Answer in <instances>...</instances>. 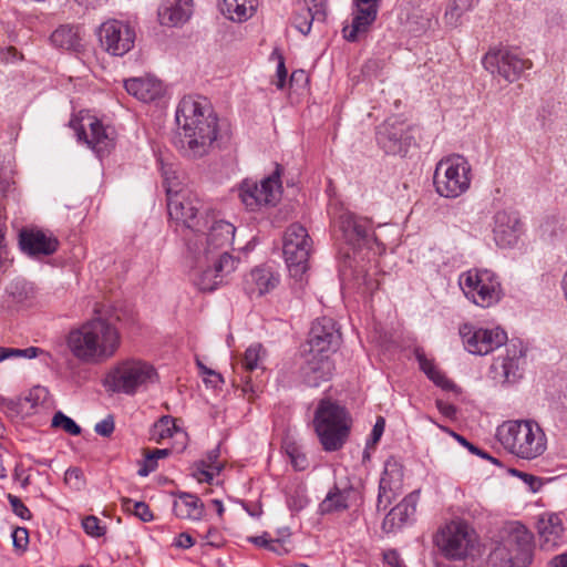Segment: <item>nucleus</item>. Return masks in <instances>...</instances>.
I'll list each match as a JSON object with an SVG mask.
<instances>
[{
    "label": "nucleus",
    "instance_id": "obj_57",
    "mask_svg": "<svg viewBox=\"0 0 567 567\" xmlns=\"http://www.w3.org/2000/svg\"><path fill=\"white\" fill-rule=\"evenodd\" d=\"M276 75H277L276 86L281 90L285 87L286 79H287V69L285 66V60L281 55L279 56V61L277 64V74Z\"/></svg>",
    "mask_w": 567,
    "mask_h": 567
},
{
    "label": "nucleus",
    "instance_id": "obj_38",
    "mask_svg": "<svg viewBox=\"0 0 567 567\" xmlns=\"http://www.w3.org/2000/svg\"><path fill=\"white\" fill-rule=\"evenodd\" d=\"M347 499L344 492L334 486L320 503V511L323 514L344 511L348 508Z\"/></svg>",
    "mask_w": 567,
    "mask_h": 567
},
{
    "label": "nucleus",
    "instance_id": "obj_54",
    "mask_svg": "<svg viewBox=\"0 0 567 567\" xmlns=\"http://www.w3.org/2000/svg\"><path fill=\"white\" fill-rule=\"evenodd\" d=\"M430 380L445 391L458 392L457 385L440 370Z\"/></svg>",
    "mask_w": 567,
    "mask_h": 567
},
{
    "label": "nucleus",
    "instance_id": "obj_46",
    "mask_svg": "<svg viewBox=\"0 0 567 567\" xmlns=\"http://www.w3.org/2000/svg\"><path fill=\"white\" fill-rule=\"evenodd\" d=\"M7 499L11 505L12 512L21 519L29 520L32 518L30 509L22 503V501L12 494L7 495Z\"/></svg>",
    "mask_w": 567,
    "mask_h": 567
},
{
    "label": "nucleus",
    "instance_id": "obj_49",
    "mask_svg": "<svg viewBox=\"0 0 567 567\" xmlns=\"http://www.w3.org/2000/svg\"><path fill=\"white\" fill-rule=\"evenodd\" d=\"M290 463L297 471H303L308 466V461L305 454L300 453L297 446H290L287 450Z\"/></svg>",
    "mask_w": 567,
    "mask_h": 567
},
{
    "label": "nucleus",
    "instance_id": "obj_7",
    "mask_svg": "<svg viewBox=\"0 0 567 567\" xmlns=\"http://www.w3.org/2000/svg\"><path fill=\"white\" fill-rule=\"evenodd\" d=\"M189 258L193 260V282L202 291H214L224 278L234 272L238 259L228 252H223L218 258L205 260L197 244L188 246Z\"/></svg>",
    "mask_w": 567,
    "mask_h": 567
},
{
    "label": "nucleus",
    "instance_id": "obj_44",
    "mask_svg": "<svg viewBox=\"0 0 567 567\" xmlns=\"http://www.w3.org/2000/svg\"><path fill=\"white\" fill-rule=\"evenodd\" d=\"M124 506L127 511L132 512L142 522H151L154 516L150 509V506L144 502H133L132 499H125Z\"/></svg>",
    "mask_w": 567,
    "mask_h": 567
},
{
    "label": "nucleus",
    "instance_id": "obj_35",
    "mask_svg": "<svg viewBox=\"0 0 567 567\" xmlns=\"http://www.w3.org/2000/svg\"><path fill=\"white\" fill-rule=\"evenodd\" d=\"M307 10L305 14L295 18V24L302 34H308L313 21H323L326 19L327 0H303Z\"/></svg>",
    "mask_w": 567,
    "mask_h": 567
},
{
    "label": "nucleus",
    "instance_id": "obj_6",
    "mask_svg": "<svg viewBox=\"0 0 567 567\" xmlns=\"http://www.w3.org/2000/svg\"><path fill=\"white\" fill-rule=\"evenodd\" d=\"M472 167L462 155H450L435 166L433 184L436 193L445 198H457L471 186Z\"/></svg>",
    "mask_w": 567,
    "mask_h": 567
},
{
    "label": "nucleus",
    "instance_id": "obj_41",
    "mask_svg": "<svg viewBox=\"0 0 567 567\" xmlns=\"http://www.w3.org/2000/svg\"><path fill=\"white\" fill-rule=\"evenodd\" d=\"M178 429L175 424V419H173L169 415L162 416L153 427V437L156 441L172 437L174 432H176Z\"/></svg>",
    "mask_w": 567,
    "mask_h": 567
},
{
    "label": "nucleus",
    "instance_id": "obj_20",
    "mask_svg": "<svg viewBox=\"0 0 567 567\" xmlns=\"http://www.w3.org/2000/svg\"><path fill=\"white\" fill-rule=\"evenodd\" d=\"M101 47L114 56H123L134 48L135 31L124 21L107 20L99 28Z\"/></svg>",
    "mask_w": 567,
    "mask_h": 567
},
{
    "label": "nucleus",
    "instance_id": "obj_62",
    "mask_svg": "<svg viewBox=\"0 0 567 567\" xmlns=\"http://www.w3.org/2000/svg\"><path fill=\"white\" fill-rule=\"evenodd\" d=\"M248 542L252 543L254 545L258 547L268 548L270 550H275V548L271 546V542L266 538V534L261 536H250L248 537Z\"/></svg>",
    "mask_w": 567,
    "mask_h": 567
},
{
    "label": "nucleus",
    "instance_id": "obj_28",
    "mask_svg": "<svg viewBox=\"0 0 567 567\" xmlns=\"http://www.w3.org/2000/svg\"><path fill=\"white\" fill-rule=\"evenodd\" d=\"M539 545L544 550H553L564 542V527L556 514L542 517L538 520Z\"/></svg>",
    "mask_w": 567,
    "mask_h": 567
},
{
    "label": "nucleus",
    "instance_id": "obj_30",
    "mask_svg": "<svg viewBox=\"0 0 567 567\" xmlns=\"http://www.w3.org/2000/svg\"><path fill=\"white\" fill-rule=\"evenodd\" d=\"M51 43L59 49L81 52L84 48L78 25L63 24L51 34Z\"/></svg>",
    "mask_w": 567,
    "mask_h": 567
},
{
    "label": "nucleus",
    "instance_id": "obj_18",
    "mask_svg": "<svg viewBox=\"0 0 567 567\" xmlns=\"http://www.w3.org/2000/svg\"><path fill=\"white\" fill-rule=\"evenodd\" d=\"M338 239L352 248L369 246L377 243L373 224L370 218L358 216L350 212L340 214L336 221Z\"/></svg>",
    "mask_w": 567,
    "mask_h": 567
},
{
    "label": "nucleus",
    "instance_id": "obj_34",
    "mask_svg": "<svg viewBox=\"0 0 567 567\" xmlns=\"http://www.w3.org/2000/svg\"><path fill=\"white\" fill-rule=\"evenodd\" d=\"M220 11L237 22L247 21L257 10L258 0H219Z\"/></svg>",
    "mask_w": 567,
    "mask_h": 567
},
{
    "label": "nucleus",
    "instance_id": "obj_9",
    "mask_svg": "<svg viewBox=\"0 0 567 567\" xmlns=\"http://www.w3.org/2000/svg\"><path fill=\"white\" fill-rule=\"evenodd\" d=\"M235 231L236 228L233 224L217 219L215 212L207 209L199 231L202 234H196L194 239H189L188 246L196 243L205 260L210 257L218 258L220 254L226 252L224 249L231 245Z\"/></svg>",
    "mask_w": 567,
    "mask_h": 567
},
{
    "label": "nucleus",
    "instance_id": "obj_43",
    "mask_svg": "<svg viewBox=\"0 0 567 567\" xmlns=\"http://www.w3.org/2000/svg\"><path fill=\"white\" fill-rule=\"evenodd\" d=\"M82 528L91 537H102L106 533V526L101 524V519L94 515H89L82 519Z\"/></svg>",
    "mask_w": 567,
    "mask_h": 567
},
{
    "label": "nucleus",
    "instance_id": "obj_23",
    "mask_svg": "<svg viewBox=\"0 0 567 567\" xmlns=\"http://www.w3.org/2000/svg\"><path fill=\"white\" fill-rule=\"evenodd\" d=\"M403 467L396 461H388L384 465L377 498L378 511H384L402 493Z\"/></svg>",
    "mask_w": 567,
    "mask_h": 567
},
{
    "label": "nucleus",
    "instance_id": "obj_51",
    "mask_svg": "<svg viewBox=\"0 0 567 567\" xmlns=\"http://www.w3.org/2000/svg\"><path fill=\"white\" fill-rule=\"evenodd\" d=\"M115 429L114 417L113 415H107L102 421L97 422L94 426L95 433L101 436L109 437L112 435Z\"/></svg>",
    "mask_w": 567,
    "mask_h": 567
},
{
    "label": "nucleus",
    "instance_id": "obj_5",
    "mask_svg": "<svg viewBox=\"0 0 567 567\" xmlns=\"http://www.w3.org/2000/svg\"><path fill=\"white\" fill-rule=\"evenodd\" d=\"M313 425L319 441L327 452L340 450L350 431L346 409L329 399H322L319 402Z\"/></svg>",
    "mask_w": 567,
    "mask_h": 567
},
{
    "label": "nucleus",
    "instance_id": "obj_32",
    "mask_svg": "<svg viewBox=\"0 0 567 567\" xmlns=\"http://www.w3.org/2000/svg\"><path fill=\"white\" fill-rule=\"evenodd\" d=\"M173 512L178 518L199 520L204 515V504L196 495L179 492Z\"/></svg>",
    "mask_w": 567,
    "mask_h": 567
},
{
    "label": "nucleus",
    "instance_id": "obj_26",
    "mask_svg": "<svg viewBox=\"0 0 567 567\" xmlns=\"http://www.w3.org/2000/svg\"><path fill=\"white\" fill-rule=\"evenodd\" d=\"M193 13V0H163L158 8L162 25L178 27L184 24Z\"/></svg>",
    "mask_w": 567,
    "mask_h": 567
},
{
    "label": "nucleus",
    "instance_id": "obj_10",
    "mask_svg": "<svg viewBox=\"0 0 567 567\" xmlns=\"http://www.w3.org/2000/svg\"><path fill=\"white\" fill-rule=\"evenodd\" d=\"M458 284L466 298L482 308L497 303L503 296L497 276L487 269H470L460 276Z\"/></svg>",
    "mask_w": 567,
    "mask_h": 567
},
{
    "label": "nucleus",
    "instance_id": "obj_59",
    "mask_svg": "<svg viewBox=\"0 0 567 567\" xmlns=\"http://www.w3.org/2000/svg\"><path fill=\"white\" fill-rule=\"evenodd\" d=\"M513 475L520 477L525 483H527L530 488L535 492L537 489L536 485H539L538 478L532 474L520 472L518 470H511Z\"/></svg>",
    "mask_w": 567,
    "mask_h": 567
},
{
    "label": "nucleus",
    "instance_id": "obj_11",
    "mask_svg": "<svg viewBox=\"0 0 567 567\" xmlns=\"http://www.w3.org/2000/svg\"><path fill=\"white\" fill-rule=\"evenodd\" d=\"M312 249V240L308 230L300 224H291L282 238V252L290 276L301 279L308 269V259Z\"/></svg>",
    "mask_w": 567,
    "mask_h": 567
},
{
    "label": "nucleus",
    "instance_id": "obj_21",
    "mask_svg": "<svg viewBox=\"0 0 567 567\" xmlns=\"http://www.w3.org/2000/svg\"><path fill=\"white\" fill-rule=\"evenodd\" d=\"M340 342L341 333L332 318L322 317L312 323L308 338V351L331 355L337 351Z\"/></svg>",
    "mask_w": 567,
    "mask_h": 567
},
{
    "label": "nucleus",
    "instance_id": "obj_15",
    "mask_svg": "<svg viewBox=\"0 0 567 567\" xmlns=\"http://www.w3.org/2000/svg\"><path fill=\"white\" fill-rule=\"evenodd\" d=\"M411 131L409 123L392 116L377 127L375 140L386 154L405 156L413 142Z\"/></svg>",
    "mask_w": 567,
    "mask_h": 567
},
{
    "label": "nucleus",
    "instance_id": "obj_56",
    "mask_svg": "<svg viewBox=\"0 0 567 567\" xmlns=\"http://www.w3.org/2000/svg\"><path fill=\"white\" fill-rule=\"evenodd\" d=\"M383 560L392 567H404L400 554L395 549H389L383 553Z\"/></svg>",
    "mask_w": 567,
    "mask_h": 567
},
{
    "label": "nucleus",
    "instance_id": "obj_47",
    "mask_svg": "<svg viewBox=\"0 0 567 567\" xmlns=\"http://www.w3.org/2000/svg\"><path fill=\"white\" fill-rule=\"evenodd\" d=\"M64 481L73 488L80 489L84 485L83 472L79 467H69L65 471Z\"/></svg>",
    "mask_w": 567,
    "mask_h": 567
},
{
    "label": "nucleus",
    "instance_id": "obj_36",
    "mask_svg": "<svg viewBox=\"0 0 567 567\" xmlns=\"http://www.w3.org/2000/svg\"><path fill=\"white\" fill-rule=\"evenodd\" d=\"M8 293L17 303L29 306L35 297V290L31 282L24 279H17L10 284Z\"/></svg>",
    "mask_w": 567,
    "mask_h": 567
},
{
    "label": "nucleus",
    "instance_id": "obj_12",
    "mask_svg": "<svg viewBox=\"0 0 567 567\" xmlns=\"http://www.w3.org/2000/svg\"><path fill=\"white\" fill-rule=\"evenodd\" d=\"M434 540L444 557L461 560L473 547L475 533L466 522L452 520L441 528Z\"/></svg>",
    "mask_w": 567,
    "mask_h": 567
},
{
    "label": "nucleus",
    "instance_id": "obj_64",
    "mask_svg": "<svg viewBox=\"0 0 567 567\" xmlns=\"http://www.w3.org/2000/svg\"><path fill=\"white\" fill-rule=\"evenodd\" d=\"M23 471H20L18 467L14 470V480L19 481L21 484V487L25 488L30 484V476L25 475L22 476Z\"/></svg>",
    "mask_w": 567,
    "mask_h": 567
},
{
    "label": "nucleus",
    "instance_id": "obj_37",
    "mask_svg": "<svg viewBox=\"0 0 567 567\" xmlns=\"http://www.w3.org/2000/svg\"><path fill=\"white\" fill-rule=\"evenodd\" d=\"M266 350L260 343H254L245 351L241 364L246 372L254 373L257 370H265L264 360Z\"/></svg>",
    "mask_w": 567,
    "mask_h": 567
},
{
    "label": "nucleus",
    "instance_id": "obj_33",
    "mask_svg": "<svg viewBox=\"0 0 567 567\" xmlns=\"http://www.w3.org/2000/svg\"><path fill=\"white\" fill-rule=\"evenodd\" d=\"M78 138L84 141L95 153L102 155L112 145V140L99 120L90 123V135L83 130L76 132Z\"/></svg>",
    "mask_w": 567,
    "mask_h": 567
},
{
    "label": "nucleus",
    "instance_id": "obj_50",
    "mask_svg": "<svg viewBox=\"0 0 567 567\" xmlns=\"http://www.w3.org/2000/svg\"><path fill=\"white\" fill-rule=\"evenodd\" d=\"M197 367L203 375H206L204 378V382L206 384H210L213 388H217L220 383L224 382L221 375L217 373L216 371L207 368L202 362L197 361Z\"/></svg>",
    "mask_w": 567,
    "mask_h": 567
},
{
    "label": "nucleus",
    "instance_id": "obj_2",
    "mask_svg": "<svg viewBox=\"0 0 567 567\" xmlns=\"http://www.w3.org/2000/svg\"><path fill=\"white\" fill-rule=\"evenodd\" d=\"M121 336L117 329L102 318H95L69 332L66 346L75 359L85 364L107 361L118 350Z\"/></svg>",
    "mask_w": 567,
    "mask_h": 567
},
{
    "label": "nucleus",
    "instance_id": "obj_39",
    "mask_svg": "<svg viewBox=\"0 0 567 567\" xmlns=\"http://www.w3.org/2000/svg\"><path fill=\"white\" fill-rule=\"evenodd\" d=\"M473 7V0H453L445 10L444 21L450 27H456L461 17Z\"/></svg>",
    "mask_w": 567,
    "mask_h": 567
},
{
    "label": "nucleus",
    "instance_id": "obj_52",
    "mask_svg": "<svg viewBox=\"0 0 567 567\" xmlns=\"http://www.w3.org/2000/svg\"><path fill=\"white\" fill-rule=\"evenodd\" d=\"M13 546L18 549H27L29 544V532L25 527H17L12 533Z\"/></svg>",
    "mask_w": 567,
    "mask_h": 567
},
{
    "label": "nucleus",
    "instance_id": "obj_4",
    "mask_svg": "<svg viewBox=\"0 0 567 567\" xmlns=\"http://www.w3.org/2000/svg\"><path fill=\"white\" fill-rule=\"evenodd\" d=\"M157 381L158 373L153 364L140 359H125L110 370L104 385L114 393L134 395Z\"/></svg>",
    "mask_w": 567,
    "mask_h": 567
},
{
    "label": "nucleus",
    "instance_id": "obj_14",
    "mask_svg": "<svg viewBox=\"0 0 567 567\" xmlns=\"http://www.w3.org/2000/svg\"><path fill=\"white\" fill-rule=\"evenodd\" d=\"M167 209L173 220L198 233L202 230V223L208 208L204 209L202 202L195 195L173 193L172 188H168Z\"/></svg>",
    "mask_w": 567,
    "mask_h": 567
},
{
    "label": "nucleus",
    "instance_id": "obj_22",
    "mask_svg": "<svg viewBox=\"0 0 567 567\" xmlns=\"http://www.w3.org/2000/svg\"><path fill=\"white\" fill-rule=\"evenodd\" d=\"M333 371L334 363L331 355L308 351L305 353L303 362L299 368V378L307 386L317 388L322 382L329 381Z\"/></svg>",
    "mask_w": 567,
    "mask_h": 567
},
{
    "label": "nucleus",
    "instance_id": "obj_29",
    "mask_svg": "<svg viewBox=\"0 0 567 567\" xmlns=\"http://www.w3.org/2000/svg\"><path fill=\"white\" fill-rule=\"evenodd\" d=\"M378 8L371 6L355 4L352 22L343 28V37L350 42H355L360 34L367 33L371 24L375 21Z\"/></svg>",
    "mask_w": 567,
    "mask_h": 567
},
{
    "label": "nucleus",
    "instance_id": "obj_63",
    "mask_svg": "<svg viewBox=\"0 0 567 567\" xmlns=\"http://www.w3.org/2000/svg\"><path fill=\"white\" fill-rule=\"evenodd\" d=\"M550 565L553 567H567V553L555 556L551 559Z\"/></svg>",
    "mask_w": 567,
    "mask_h": 567
},
{
    "label": "nucleus",
    "instance_id": "obj_3",
    "mask_svg": "<svg viewBox=\"0 0 567 567\" xmlns=\"http://www.w3.org/2000/svg\"><path fill=\"white\" fill-rule=\"evenodd\" d=\"M498 442L511 454L522 460H534L546 450V436L542 427L532 420H512L496 430Z\"/></svg>",
    "mask_w": 567,
    "mask_h": 567
},
{
    "label": "nucleus",
    "instance_id": "obj_24",
    "mask_svg": "<svg viewBox=\"0 0 567 567\" xmlns=\"http://www.w3.org/2000/svg\"><path fill=\"white\" fill-rule=\"evenodd\" d=\"M21 250L30 257L40 258L53 255L59 247V240L40 229H23L19 235Z\"/></svg>",
    "mask_w": 567,
    "mask_h": 567
},
{
    "label": "nucleus",
    "instance_id": "obj_19",
    "mask_svg": "<svg viewBox=\"0 0 567 567\" xmlns=\"http://www.w3.org/2000/svg\"><path fill=\"white\" fill-rule=\"evenodd\" d=\"M526 349L520 341H512L506 346L505 355L495 359L491 367L493 379L502 385L517 383L524 373Z\"/></svg>",
    "mask_w": 567,
    "mask_h": 567
},
{
    "label": "nucleus",
    "instance_id": "obj_61",
    "mask_svg": "<svg viewBox=\"0 0 567 567\" xmlns=\"http://www.w3.org/2000/svg\"><path fill=\"white\" fill-rule=\"evenodd\" d=\"M40 352H42V350L37 347H29L25 349H14V358L33 359V358L38 357V354Z\"/></svg>",
    "mask_w": 567,
    "mask_h": 567
},
{
    "label": "nucleus",
    "instance_id": "obj_16",
    "mask_svg": "<svg viewBox=\"0 0 567 567\" xmlns=\"http://www.w3.org/2000/svg\"><path fill=\"white\" fill-rule=\"evenodd\" d=\"M483 66L493 76H501L507 82L517 81L525 70L532 66L529 60L523 59L506 48L489 50L482 60Z\"/></svg>",
    "mask_w": 567,
    "mask_h": 567
},
{
    "label": "nucleus",
    "instance_id": "obj_58",
    "mask_svg": "<svg viewBox=\"0 0 567 567\" xmlns=\"http://www.w3.org/2000/svg\"><path fill=\"white\" fill-rule=\"evenodd\" d=\"M195 540L188 533H181L174 540L173 545L177 548L188 549L194 546Z\"/></svg>",
    "mask_w": 567,
    "mask_h": 567
},
{
    "label": "nucleus",
    "instance_id": "obj_27",
    "mask_svg": "<svg viewBox=\"0 0 567 567\" xmlns=\"http://www.w3.org/2000/svg\"><path fill=\"white\" fill-rule=\"evenodd\" d=\"M124 87L130 95L145 103L155 101L161 97L164 92L162 82L153 76L125 80Z\"/></svg>",
    "mask_w": 567,
    "mask_h": 567
},
{
    "label": "nucleus",
    "instance_id": "obj_40",
    "mask_svg": "<svg viewBox=\"0 0 567 567\" xmlns=\"http://www.w3.org/2000/svg\"><path fill=\"white\" fill-rule=\"evenodd\" d=\"M171 454V450L168 449H155L152 451H147L145 453V457L141 463V467L137 471V474L142 477L148 476L152 472H154L158 464V460L164 458Z\"/></svg>",
    "mask_w": 567,
    "mask_h": 567
},
{
    "label": "nucleus",
    "instance_id": "obj_8",
    "mask_svg": "<svg viewBox=\"0 0 567 567\" xmlns=\"http://www.w3.org/2000/svg\"><path fill=\"white\" fill-rule=\"evenodd\" d=\"M494 567H527L533 560V534L520 524L511 526L503 544L491 554Z\"/></svg>",
    "mask_w": 567,
    "mask_h": 567
},
{
    "label": "nucleus",
    "instance_id": "obj_25",
    "mask_svg": "<svg viewBox=\"0 0 567 567\" xmlns=\"http://www.w3.org/2000/svg\"><path fill=\"white\" fill-rule=\"evenodd\" d=\"M419 502V492L414 491L406 495L396 506H394L384 517L382 528L386 533L394 532L403 527L411 516L414 515Z\"/></svg>",
    "mask_w": 567,
    "mask_h": 567
},
{
    "label": "nucleus",
    "instance_id": "obj_55",
    "mask_svg": "<svg viewBox=\"0 0 567 567\" xmlns=\"http://www.w3.org/2000/svg\"><path fill=\"white\" fill-rule=\"evenodd\" d=\"M384 429H385V420H384V417L379 416L373 425V429L370 434V439L367 442V445L368 446L375 445L380 441V439L384 432Z\"/></svg>",
    "mask_w": 567,
    "mask_h": 567
},
{
    "label": "nucleus",
    "instance_id": "obj_42",
    "mask_svg": "<svg viewBox=\"0 0 567 567\" xmlns=\"http://www.w3.org/2000/svg\"><path fill=\"white\" fill-rule=\"evenodd\" d=\"M52 426L61 427L71 435H80L81 427L74 420L65 415L63 412H56L52 417Z\"/></svg>",
    "mask_w": 567,
    "mask_h": 567
},
{
    "label": "nucleus",
    "instance_id": "obj_45",
    "mask_svg": "<svg viewBox=\"0 0 567 567\" xmlns=\"http://www.w3.org/2000/svg\"><path fill=\"white\" fill-rule=\"evenodd\" d=\"M450 434L460 443L462 444L463 446H465L471 453L475 454V455H478L481 456L482 458H486L488 461H491L492 463L494 464H499L498 460L491 456L488 453H486L485 451L478 449L477 446H475L474 444H472L471 442H468L464 436L453 432V431H450Z\"/></svg>",
    "mask_w": 567,
    "mask_h": 567
},
{
    "label": "nucleus",
    "instance_id": "obj_60",
    "mask_svg": "<svg viewBox=\"0 0 567 567\" xmlns=\"http://www.w3.org/2000/svg\"><path fill=\"white\" fill-rule=\"evenodd\" d=\"M437 410L446 417H454L456 414V408L447 402H444L442 400H436L435 402Z\"/></svg>",
    "mask_w": 567,
    "mask_h": 567
},
{
    "label": "nucleus",
    "instance_id": "obj_53",
    "mask_svg": "<svg viewBox=\"0 0 567 567\" xmlns=\"http://www.w3.org/2000/svg\"><path fill=\"white\" fill-rule=\"evenodd\" d=\"M416 360L419 362L420 369L426 374L429 379H431L439 371L433 361L427 359L423 352L416 351Z\"/></svg>",
    "mask_w": 567,
    "mask_h": 567
},
{
    "label": "nucleus",
    "instance_id": "obj_31",
    "mask_svg": "<svg viewBox=\"0 0 567 567\" xmlns=\"http://www.w3.org/2000/svg\"><path fill=\"white\" fill-rule=\"evenodd\" d=\"M247 284L249 293L261 297L278 286L279 276L270 268L258 267L250 271Z\"/></svg>",
    "mask_w": 567,
    "mask_h": 567
},
{
    "label": "nucleus",
    "instance_id": "obj_1",
    "mask_svg": "<svg viewBox=\"0 0 567 567\" xmlns=\"http://www.w3.org/2000/svg\"><path fill=\"white\" fill-rule=\"evenodd\" d=\"M181 152L189 158H200L210 153L218 136V118L209 102L203 96H184L176 109Z\"/></svg>",
    "mask_w": 567,
    "mask_h": 567
},
{
    "label": "nucleus",
    "instance_id": "obj_13",
    "mask_svg": "<svg viewBox=\"0 0 567 567\" xmlns=\"http://www.w3.org/2000/svg\"><path fill=\"white\" fill-rule=\"evenodd\" d=\"M280 174V166L277 165L272 174L260 181L259 186L255 181L245 179L239 186L241 203L249 210H256L261 206L275 205L281 195Z\"/></svg>",
    "mask_w": 567,
    "mask_h": 567
},
{
    "label": "nucleus",
    "instance_id": "obj_48",
    "mask_svg": "<svg viewBox=\"0 0 567 567\" xmlns=\"http://www.w3.org/2000/svg\"><path fill=\"white\" fill-rule=\"evenodd\" d=\"M221 470L220 465L208 464L205 461L200 463V467L198 468V474L196 475L199 482L210 483L216 474H218Z\"/></svg>",
    "mask_w": 567,
    "mask_h": 567
},
{
    "label": "nucleus",
    "instance_id": "obj_17",
    "mask_svg": "<svg viewBox=\"0 0 567 567\" xmlns=\"http://www.w3.org/2000/svg\"><path fill=\"white\" fill-rule=\"evenodd\" d=\"M458 332L465 349L472 354L485 355L507 341V333L499 327L487 329L464 323Z\"/></svg>",
    "mask_w": 567,
    "mask_h": 567
}]
</instances>
